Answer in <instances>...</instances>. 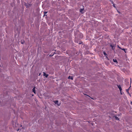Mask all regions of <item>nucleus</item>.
I'll use <instances>...</instances> for the list:
<instances>
[{"label":"nucleus","instance_id":"obj_1","mask_svg":"<svg viewBox=\"0 0 132 132\" xmlns=\"http://www.w3.org/2000/svg\"><path fill=\"white\" fill-rule=\"evenodd\" d=\"M24 5L26 6L27 8H28L29 7H30L32 5V4H28V3H25Z\"/></svg>","mask_w":132,"mask_h":132},{"label":"nucleus","instance_id":"obj_2","mask_svg":"<svg viewBox=\"0 0 132 132\" xmlns=\"http://www.w3.org/2000/svg\"><path fill=\"white\" fill-rule=\"evenodd\" d=\"M110 46L112 47V50L115 52V47H114V45H113L112 44H110Z\"/></svg>","mask_w":132,"mask_h":132},{"label":"nucleus","instance_id":"obj_3","mask_svg":"<svg viewBox=\"0 0 132 132\" xmlns=\"http://www.w3.org/2000/svg\"><path fill=\"white\" fill-rule=\"evenodd\" d=\"M117 86H118V88L119 89L120 92H121V90H122V89L120 85H117Z\"/></svg>","mask_w":132,"mask_h":132},{"label":"nucleus","instance_id":"obj_4","mask_svg":"<svg viewBox=\"0 0 132 132\" xmlns=\"http://www.w3.org/2000/svg\"><path fill=\"white\" fill-rule=\"evenodd\" d=\"M54 103L56 104H57L58 106L60 105V104H59V101L57 100H56L54 101Z\"/></svg>","mask_w":132,"mask_h":132},{"label":"nucleus","instance_id":"obj_5","mask_svg":"<svg viewBox=\"0 0 132 132\" xmlns=\"http://www.w3.org/2000/svg\"><path fill=\"white\" fill-rule=\"evenodd\" d=\"M113 118H114L116 120H119V119L118 117H117L116 115L113 117Z\"/></svg>","mask_w":132,"mask_h":132},{"label":"nucleus","instance_id":"obj_6","mask_svg":"<svg viewBox=\"0 0 132 132\" xmlns=\"http://www.w3.org/2000/svg\"><path fill=\"white\" fill-rule=\"evenodd\" d=\"M43 76H45L46 78H47L48 77V75L46 74V73L45 72H43Z\"/></svg>","mask_w":132,"mask_h":132},{"label":"nucleus","instance_id":"obj_7","mask_svg":"<svg viewBox=\"0 0 132 132\" xmlns=\"http://www.w3.org/2000/svg\"><path fill=\"white\" fill-rule=\"evenodd\" d=\"M79 36L80 37V38L82 39L83 37V35L82 34H80L79 35Z\"/></svg>","mask_w":132,"mask_h":132},{"label":"nucleus","instance_id":"obj_8","mask_svg":"<svg viewBox=\"0 0 132 132\" xmlns=\"http://www.w3.org/2000/svg\"><path fill=\"white\" fill-rule=\"evenodd\" d=\"M35 87H34L32 89V92L35 94H36V90Z\"/></svg>","mask_w":132,"mask_h":132},{"label":"nucleus","instance_id":"obj_9","mask_svg":"<svg viewBox=\"0 0 132 132\" xmlns=\"http://www.w3.org/2000/svg\"><path fill=\"white\" fill-rule=\"evenodd\" d=\"M68 78L69 79H71L72 80H73V77L72 76H69L68 77Z\"/></svg>","mask_w":132,"mask_h":132},{"label":"nucleus","instance_id":"obj_10","mask_svg":"<svg viewBox=\"0 0 132 132\" xmlns=\"http://www.w3.org/2000/svg\"><path fill=\"white\" fill-rule=\"evenodd\" d=\"M84 9H81L80 10V12L82 13H83L82 12V11L84 10Z\"/></svg>","mask_w":132,"mask_h":132},{"label":"nucleus","instance_id":"obj_11","mask_svg":"<svg viewBox=\"0 0 132 132\" xmlns=\"http://www.w3.org/2000/svg\"><path fill=\"white\" fill-rule=\"evenodd\" d=\"M113 61L114 62H116L117 63H118L117 60L116 59H113Z\"/></svg>","mask_w":132,"mask_h":132},{"label":"nucleus","instance_id":"obj_12","mask_svg":"<svg viewBox=\"0 0 132 132\" xmlns=\"http://www.w3.org/2000/svg\"><path fill=\"white\" fill-rule=\"evenodd\" d=\"M121 49L123 51H124L125 53H126V52L127 49H125V48H121Z\"/></svg>","mask_w":132,"mask_h":132},{"label":"nucleus","instance_id":"obj_13","mask_svg":"<svg viewBox=\"0 0 132 132\" xmlns=\"http://www.w3.org/2000/svg\"><path fill=\"white\" fill-rule=\"evenodd\" d=\"M129 88H128L126 90V92L127 93L129 94Z\"/></svg>","mask_w":132,"mask_h":132},{"label":"nucleus","instance_id":"obj_14","mask_svg":"<svg viewBox=\"0 0 132 132\" xmlns=\"http://www.w3.org/2000/svg\"><path fill=\"white\" fill-rule=\"evenodd\" d=\"M78 44H82V41H79V42L78 43Z\"/></svg>","mask_w":132,"mask_h":132},{"label":"nucleus","instance_id":"obj_15","mask_svg":"<svg viewBox=\"0 0 132 132\" xmlns=\"http://www.w3.org/2000/svg\"><path fill=\"white\" fill-rule=\"evenodd\" d=\"M47 11H45L44 12V16L45 15H46V14H47Z\"/></svg>","mask_w":132,"mask_h":132},{"label":"nucleus","instance_id":"obj_16","mask_svg":"<svg viewBox=\"0 0 132 132\" xmlns=\"http://www.w3.org/2000/svg\"><path fill=\"white\" fill-rule=\"evenodd\" d=\"M103 53L104 55H107V54L105 51L103 52Z\"/></svg>","mask_w":132,"mask_h":132},{"label":"nucleus","instance_id":"obj_17","mask_svg":"<svg viewBox=\"0 0 132 132\" xmlns=\"http://www.w3.org/2000/svg\"><path fill=\"white\" fill-rule=\"evenodd\" d=\"M112 4H113V6L115 8H116V6H115V4H114V3Z\"/></svg>","mask_w":132,"mask_h":132},{"label":"nucleus","instance_id":"obj_18","mask_svg":"<svg viewBox=\"0 0 132 132\" xmlns=\"http://www.w3.org/2000/svg\"><path fill=\"white\" fill-rule=\"evenodd\" d=\"M110 1V2L112 4H113L114 3V2H113L112 0H109Z\"/></svg>","mask_w":132,"mask_h":132},{"label":"nucleus","instance_id":"obj_19","mask_svg":"<svg viewBox=\"0 0 132 132\" xmlns=\"http://www.w3.org/2000/svg\"><path fill=\"white\" fill-rule=\"evenodd\" d=\"M117 47L118 48H119L120 49H121V47H120L119 45L117 46Z\"/></svg>","mask_w":132,"mask_h":132},{"label":"nucleus","instance_id":"obj_20","mask_svg":"<svg viewBox=\"0 0 132 132\" xmlns=\"http://www.w3.org/2000/svg\"><path fill=\"white\" fill-rule=\"evenodd\" d=\"M54 54H51L50 55V56H53V55Z\"/></svg>","mask_w":132,"mask_h":132},{"label":"nucleus","instance_id":"obj_21","mask_svg":"<svg viewBox=\"0 0 132 132\" xmlns=\"http://www.w3.org/2000/svg\"><path fill=\"white\" fill-rule=\"evenodd\" d=\"M77 39V38H75V42H77V43H78V42H77V41H76V39Z\"/></svg>","mask_w":132,"mask_h":132},{"label":"nucleus","instance_id":"obj_22","mask_svg":"<svg viewBox=\"0 0 132 132\" xmlns=\"http://www.w3.org/2000/svg\"><path fill=\"white\" fill-rule=\"evenodd\" d=\"M110 114L111 116H113V114L112 113H110Z\"/></svg>","mask_w":132,"mask_h":132},{"label":"nucleus","instance_id":"obj_23","mask_svg":"<svg viewBox=\"0 0 132 132\" xmlns=\"http://www.w3.org/2000/svg\"><path fill=\"white\" fill-rule=\"evenodd\" d=\"M24 40L23 42H21V43L22 44H23L24 43Z\"/></svg>","mask_w":132,"mask_h":132},{"label":"nucleus","instance_id":"obj_24","mask_svg":"<svg viewBox=\"0 0 132 132\" xmlns=\"http://www.w3.org/2000/svg\"><path fill=\"white\" fill-rule=\"evenodd\" d=\"M105 57L108 60H109V59L108 58V56H105Z\"/></svg>","mask_w":132,"mask_h":132},{"label":"nucleus","instance_id":"obj_25","mask_svg":"<svg viewBox=\"0 0 132 132\" xmlns=\"http://www.w3.org/2000/svg\"><path fill=\"white\" fill-rule=\"evenodd\" d=\"M130 104H131V105H132V102H131H131H130Z\"/></svg>","mask_w":132,"mask_h":132},{"label":"nucleus","instance_id":"obj_26","mask_svg":"<svg viewBox=\"0 0 132 132\" xmlns=\"http://www.w3.org/2000/svg\"><path fill=\"white\" fill-rule=\"evenodd\" d=\"M19 130V129H18L17 130V131H18Z\"/></svg>","mask_w":132,"mask_h":132},{"label":"nucleus","instance_id":"obj_27","mask_svg":"<svg viewBox=\"0 0 132 132\" xmlns=\"http://www.w3.org/2000/svg\"><path fill=\"white\" fill-rule=\"evenodd\" d=\"M120 116V115H119V114H118V115H117V116Z\"/></svg>","mask_w":132,"mask_h":132},{"label":"nucleus","instance_id":"obj_28","mask_svg":"<svg viewBox=\"0 0 132 132\" xmlns=\"http://www.w3.org/2000/svg\"><path fill=\"white\" fill-rule=\"evenodd\" d=\"M105 56H108V55L107 54L106 55H105Z\"/></svg>","mask_w":132,"mask_h":132},{"label":"nucleus","instance_id":"obj_29","mask_svg":"<svg viewBox=\"0 0 132 132\" xmlns=\"http://www.w3.org/2000/svg\"><path fill=\"white\" fill-rule=\"evenodd\" d=\"M130 86L128 88H129V89L130 88Z\"/></svg>","mask_w":132,"mask_h":132},{"label":"nucleus","instance_id":"obj_30","mask_svg":"<svg viewBox=\"0 0 132 132\" xmlns=\"http://www.w3.org/2000/svg\"><path fill=\"white\" fill-rule=\"evenodd\" d=\"M34 95L33 94H32V96H34Z\"/></svg>","mask_w":132,"mask_h":132},{"label":"nucleus","instance_id":"obj_31","mask_svg":"<svg viewBox=\"0 0 132 132\" xmlns=\"http://www.w3.org/2000/svg\"><path fill=\"white\" fill-rule=\"evenodd\" d=\"M85 95H87V96H89V97H90L89 96H88V95H86V94Z\"/></svg>","mask_w":132,"mask_h":132},{"label":"nucleus","instance_id":"obj_32","mask_svg":"<svg viewBox=\"0 0 132 132\" xmlns=\"http://www.w3.org/2000/svg\"><path fill=\"white\" fill-rule=\"evenodd\" d=\"M118 12L119 13H120V12H119V11H118Z\"/></svg>","mask_w":132,"mask_h":132},{"label":"nucleus","instance_id":"obj_33","mask_svg":"<svg viewBox=\"0 0 132 132\" xmlns=\"http://www.w3.org/2000/svg\"><path fill=\"white\" fill-rule=\"evenodd\" d=\"M120 93H121V94H122V93H121V92H120Z\"/></svg>","mask_w":132,"mask_h":132},{"label":"nucleus","instance_id":"obj_34","mask_svg":"<svg viewBox=\"0 0 132 132\" xmlns=\"http://www.w3.org/2000/svg\"><path fill=\"white\" fill-rule=\"evenodd\" d=\"M40 73L39 74V76H40Z\"/></svg>","mask_w":132,"mask_h":132},{"label":"nucleus","instance_id":"obj_35","mask_svg":"<svg viewBox=\"0 0 132 132\" xmlns=\"http://www.w3.org/2000/svg\"><path fill=\"white\" fill-rule=\"evenodd\" d=\"M22 125H21L20 126V127H22Z\"/></svg>","mask_w":132,"mask_h":132},{"label":"nucleus","instance_id":"obj_36","mask_svg":"<svg viewBox=\"0 0 132 132\" xmlns=\"http://www.w3.org/2000/svg\"><path fill=\"white\" fill-rule=\"evenodd\" d=\"M0 67H1V65L0 64Z\"/></svg>","mask_w":132,"mask_h":132},{"label":"nucleus","instance_id":"obj_37","mask_svg":"<svg viewBox=\"0 0 132 132\" xmlns=\"http://www.w3.org/2000/svg\"><path fill=\"white\" fill-rule=\"evenodd\" d=\"M92 98V99H93V98Z\"/></svg>","mask_w":132,"mask_h":132}]
</instances>
